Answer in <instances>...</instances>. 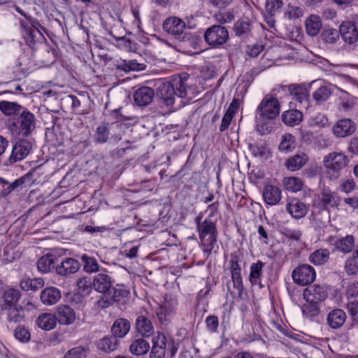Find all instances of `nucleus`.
I'll return each instance as SVG.
<instances>
[{"instance_id": "f257e3e1", "label": "nucleus", "mask_w": 358, "mask_h": 358, "mask_svg": "<svg viewBox=\"0 0 358 358\" xmlns=\"http://www.w3.org/2000/svg\"><path fill=\"white\" fill-rule=\"evenodd\" d=\"M187 79L188 75L186 73L174 76L171 82H165L159 85L157 95L167 106H173L176 96L184 98L187 96Z\"/></svg>"}, {"instance_id": "f03ea898", "label": "nucleus", "mask_w": 358, "mask_h": 358, "mask_svg": "<svg viewBox=\"0 0 358 358\" xmlns=\"http://www.w3.org/2000/svg\"><path fill=\"white\" fill-rule=\"evenodd\" d=\"M280 106L278 100L266 95L262 100L256 110L255 120L257 131L262 134L268 131V123L274 120L280 113Z\"/></svg>"}, {"instance_id": "7ed1b4c3", "label": "nucleus", "mask_w": 358, "mask_h": 358, "mask_svg": "<svg viewBox=\"0 0 358 358\" xmlns=\"http://www.w3.org/2000/svg\"><path fill=\"white\" fill-rule=\"evenodd\" d=\"M322 162L327 178L336 180L347 166L348 158L341 152H332L324 157Z\"/></svg>"}, {"instance_id": "20e7f679", "label": "nucleus", "mask_w": 358, "mask_h": 358, "mask_svg": "<svg viewBox=\"0 0 358 358\" xmlns=\"http://www.w3.org/2000/svg\"><path fill=\"white\" fill-rule=\"evenodd\" d=\"M197 230L199 238L203 246L204 252L209 254L213 249L214 244L217 241V231L214 222L204 220L203 222H197Z\"/></svg>"}, {"instance_id": "39448f33", "label": "nucleus", "mask_w": 358, "mask_h": 358, "mask_svg": "<svg viewBox=\"0 0 358 358\" xmlns=\"http://www.w3.org/2000/svg\"><path fill=\"white\" fill-rule=\"evenodd\" d=\"M20 293L15 289H9L3 295V308L8 310V318L15 322L20 321L21 306H17Z\"/></svg>"}, {"instance_id": "423d86ee", "label": "nucleus", "mask_w": 358, "mask_h": 358, "mask_svg": "<svg viewBox=\"0 0 358 358\" xmlns=\"http://www.w3.org/2000/svg\"><path fill=\"white\" fill-rule=\"evenodd\" d=\"M228 39L229 31L226 27L221 25H213L208 27L204 33L205 41L213 48L220 47L224 44Z\"/></svg>"}, {"instance_id": "0eeeda50", "label": "nucleus", "mask_w": 358, "mask_h": 358, "mask_svg": "<svg viewBox=\"0 0 358 358\" xmlns=\"http://www.w3.org/2000/svg\"><path fill=\"white\" fill-rule=\"evenodd\" d=\"M177 305L178 301L175 296L169 294L164 296V301L156 311L157 317L162 324H166L171 320L176 313Z\"/></svg>"}, {"instance_id": "6e6552de", "label": "nucleus", "mask_w": 358, "mask_h": 358, "mask_svg": "<svg viewBox=\"0 0 358 358\" xmlns=\"http://www.w3.org/2000/svg\"><path fill=\"white\" fill-rule=\"evenodd\" d=\"M294 282L299 285L306 286L311 284L315 279L316 272L309 264H301L292 271Z\"/></svg>"}, {"instance_id": "1a4fd4ad", "label": "nucleus", "mask_w": 358, "mask_h": 358, "mask_svg": "<svg viewBox=\"0 0 358 358\" xmlns=\"http://www.w3.org/2000/svg\"><path fill=\"white\" fill-rule=\"evenodd\" d=\"M281 90L284 92H289L293 99L297 100L302 108L308 107L309 94L306 87L302 85H291L289 86H281L278 92Z\"/></svg>"}, {"instance_id": "9d476101", "label": "nucleus", "mask_w": 358, "mask_h": 358, "mask_svg": "<svg viewBox=\"0 0 358 358\" xmlns=\"http://www.w3.org/2000/svg\"><path fill=\"white\" fill-rule=\"evenodd\" d=\"M357 125L351 119L343 118L338 120L332 127L331 131L336 138H345L352 135Z\"/></svg>"}, {"instance_id": "9b49d317", "label": "nucleus", "mask_w": 358, "mask_h": 358, "mask_svg": "<svg viewBox=\"0 0 358 358\" xmlns=\"http://www.w3.org/2000/svg\"><path fill=\"white\" fill-rule=\"evenodd\" d=\"M120 127V125L117 124H102L98 126L96 131V142L105 143L108 140L109 135H111L110 140L113 143H117L122 139V136L120 134H112L111 131H113L115 128L118 129Z\"/></svg>"}, {"instance_id": "f8f14e48", "label": "nucleus", "mask_w": 358, "mask_h": 358, "mask_svg": "<svg viewBox=\"0 0 358 358\" xmlns=\"http://www.w3.org/2000/svg\"><path fill=\"white\" fill-rule=\"evenodd\" d=\"M129 294V291L123 285H117L115 287L112 286L110 295H107L108 299H101L98 300L96 304L99 307L105 308L108 307L114 301H120L122 299L127 298Z\"/></svg>"}, {"instance_id": "ddd939ff", "label": "nucleus", "mask_w": 358, "mask_h": 358, "mask_svg": "<svg viewBox=\"0 0 358 358\" xmlns=\"http://www.w3.org/2000/svg\"><path fill=\"white\" fill-rule=\"evenodd\" d=\"M113 284L111 276L106 272L99 273L93 278L94 289L106 296L110 295Z\"/></svg>"}, {"instance_id": "4468645a", "label": "nucleus", "mask_w": 358, "mask_h": 358, "mask_svg": "<svg viewBox=\"0 0 358 358\" xmlns=\"http://www.w3.org/2000/svg\"><path fill=\"white\" fill-rule=\"evenodd\" d=\"M285 208L287 213L296 220L304 217L308 213L306 204L295 197L287 199Z\"/></svg>"}, {"instance_id": "2eb2a0df", "label": "nucleus", "mask_w": 358, "mask_h": 358, "mask_svg": "<svg viewBox=\"0 0 358 358\" xmlns=\"http://www.w3.org/2000/svg\"><path fill=\"white\" fill-rule=\"evenodd\" d=\"M339 32L345 43L352 45L358 41V30L354 22H342L339 26Z\"/></svg>"}, {"instance_id": "dca6fc26", "label": "nucleus", "mask_w": 358, "mask_h": 358, "mask_svg": "<svg viewBox=\"0 0 358 358\" xmlns=\"http://www.w3.org/2000/svg\"><path fill=\"white\" fill-rule=\"evenodd\" d=\"M57 323L60 324L69 325L73 323L76 320L74 310L69 306H59L54 313Z\"/></svg>"}, {"instance_id": "f3484780", "label": "nucleus", "mask_w": 358, "mask_h": 358, "mask_svg": "<svg viewBox=\"0 0 358 358\" xmlns=\"http://www.w3.org/2000/svg\"><path fill=\"white\" fill-rule=\"evenodd\" d=\"M186 25L179 17H169L163 22L164 30L173 36H180L183 34Z\"/></svg>"}, {"instance_id": "a211bd4d", "label": "nucleus", "mask_w": 358, "mask_h": 358, "mask_svg": "<svg viewBox=\"0 0 358 358\" xmlns=\"http://www.w3.org/2000/svg\"><path fill=\"white\" fill-rule=\"evenodd\" d=\"M80 268V262L71 257L64 258L55 268L56 272L59 275L66 276L74 274L78 271Z\"/></svg>"}, {"instance_id": "6ab92c4d", "label": "nucleus", "mask_w": 358, "mask_h": 358, "mask_svg": "<svg viewBox=\"0 0 358 358\" xmlns=\"http://www.w3.org/2000/svg\"><path fill=\"white\" fill-rule=\"evenodd\" d=\"M303 295L306 301L319 303L326 299L327 294L323 287L314 285L305 289Z\"/></svg>"}, {"instance_id": "aec40b11", "label": "nucleus", "mask_w": 358, "mask_h": 358, "mask_svg": "<svg viewBox=\"0 0 358 358\" xmlns=\"http://www.w3.org/2000/svg\"><path fill=\"white\" fill-rule=\"evenodd\" d=\"M154 94V90L151 87H142L134 92V101L138 106H147L152 101Z\"/></svg>"}, {"instance_id": "412c9836", "label": "nucleus", "mask_w": 358, "mask_h": 358, "mask_svg": "<svg viewBox=\"0 0 358 358\" xmlns=\"http://www.w3.org/2000/svg\"><path fill=\"white\" fill-rule=\"evenodd\" d=\"M41 301L45 306H52L57 303L61 299V292L59 289L50 287L42 290Z\"/></svg>"}, {"instance_id": "4be33fe9", "label": "nucleus", "mask_w": 358, "mask_h": 358, "mask_svg": "<svg viewBox=\"0 0 358 358\" xmlns=\"http://www.w3.org/2000/svg\"><path fill=\"white\" fill-rule=\"evenodd\" d=\"M263 197L266 204L270 206L276 205L281 199V191L276 186L266 185L263 191Z\"/></svg>"}, {"instance_id": "5701e85b", "label": "nucleus", "mask_w": 358, "mask_h": 358, "mask_svg": "<svg viewBox=\"0 0 358 358\" xmlns=\"http://www.w3.org/2000/svg\"><path fill=\"white\" fill-rule=\"evenodd\" d=\"M36 325L44 331H50L57 326V321L54 314L50 313H41L36 320Z\"/></svg>"}, {"instance_id": "b1692460", "label": "nucleus", "mask_w": 358, "mask_h": 358, "mask_svg": "<svg viewBox=\"0 0 358 358\" xmlns=\"http://www.w3.org/2000/svg\"><path fill=\"white\" fill-rule=\"evenodd\" d=\"M116 68L124 72L139 71L145 69L146 65L143 63H138L135 59L126 60L117 59L115 63Z\"/></svg>"}, {"instance_id": "393cba45", "label": "nucleus", "mask_w": 358, "mask_h": 358, "mask_svg": "<svg viewBox=\"0 0 358 358\" xmlns=\"http://www.w3.org/2000/svg\"><path fill=\"white\" fill-rule=\"evenodd\" d=\"M136 329L138 333L144 337H149L154 333V327L151 321L143 315L136 318Z\"/></svg>"}, {"instance_id": "a878e982", "label": "nucleus", "mask_w": 358, "mask_h": 358, "mask_svg": "<svg viewBox=\"0 0 358 358\" xmlns=\"http://www.w3.org/2000/svg\"><path fill=\"white\" fill-rule=\"evenodd\" d=\"M322 25L321 18L317 15H310L305 21L306 31L310 36L317 35L320 31Z\"/></svg>"}, {"instance_id": "bb28decb", "label": "nucleus", "mask_w": 358, "mask_h": 358, "mask_svg": "<svg viewBox=\"0 0 358 358\" xmlns=\"http://www.w3.org/2000/svg\"><path fill=\"white\" fill-rule=\"evenodd\" d=\"M231 279L234 287L238 293L241 294L243 289V280L241 277V269L237 260H231Z\"/></svg>"}, {"instance_id": "cd10ccee", "label": "nucleus", "mask_w": 358, "mask_h": 358, "mask_svg": "<svg viewBox=\"0 0 358 358\" xmlns=\"http://www.w3.org/2000/svg\"><path fill=\"white\" fill-rule=\"evenodd\" d=\"M346 320L345 313L341 309L331 310L327 316V322L332 329H338Z\"/></svg>"}, {"instance_id": "c85d7f7f", "label": "nucleus", "mask_w": 358, "mask_h": 358, "mask_svg": "<svg viewBox=\"0 0 358 358\" xmlns=\"http://www.w3.org/2000/svg\"><path fill=\"white\" fill-rule=\"evenodd\" d=\"M339 110L344 112L354 110L358 106V99L343 92L339 97Z\"/></svg>"}, {"instance_id": "c756f323", "label": "nucleus", "mask_w": 358, "mask_h": 358, "mask_svg": "<svg viewBox=\"0 0 358 358\" xmlns=\"http://www.w3.org/2000/svg\"><path fill=\"white\" fill-rule=\"evenodd\" d=\"M308 161V157L306 154L297 153L287 160L285 166L289 171H295L303 167Z\"/></svg>"}, {"instance_id": "7c9ffc66", "label": "nucleus", "mask_w": 358, "mask_h": 358, "mask_svg": "<svg viewBox=\"0 0 358 358\" xmlns=\"http://www.w3.org/2000/svg\"><path fill=\"white\" fill-rule=\"evenodd\" d=\"M131 328L130 322L124 318H119L113 323L111 331L115 337L123 338L124 337Z\"/></svg>"}, {"instance_id": "2f4dec72", "label": "nucleus", "mask_w": 358, "mask_h": 358, "mask_svg": "<svg viewBox=\"0 0 358 358\" xmlns=\"http://www.w3.org/2000/svg\"><path fill=\"white\" fill-rule=\"evenodd\" d=\"M8 129L15 141H22V114L11 117L8 122Z\"/></svg>"}, {"instance_id": "473e14b6", "label": "nucleus", "mask_w": 358, "mask_h": 358, "mask_svg": "<svg viewBox=\"0 0 358 358\" xmlns=\"http://www.w3.org/2000/svg\"><path fill=\"white\" fill-rule=\"evenodd\" d=\"M303 119L302 113L296 109L285 111L282 115V122L288 126H295L300 124Z\"/></svg>"}, {"instance_id": "72a5a7b5", "label": "nucleus", "mask_w": 358, "mask_h": 358, "mask_svg": "<svg viewBox=\"0 0 358 358\" xmlns=\"http://www.w3.org/2000/svg\"><path fill=\"white\" fill-rule=\"evenodd\" d=\"M56 257L52 255L41 257L37 262L38 270L41 273H49L55 268Z\"/></svg>"}, {"instance_id": "f704fd0d", "label": "nucleus", "mask_w": 358, "mask_h": 358, "mask_svg": "<svg viewBox=\"0 0 358 358\" xmlns=\"http://www.w3.org/2000/svg\"><path fill=\"white\" fill-rule=\"evenodd\" d=\"M335 248L337 250L343 253H349L355 246V238L352 235H348L344 238L337 239L334 242Z\"/></svg>"}, {"instance_id": "c9c22d12", "label": "nucleus", "mask_w": 358, "mask_h": 358, "mask_svg": "<svg viewBox=\"0 0 358 358\" xmlns=\"http://www.w3.org/2000/svg\"><path fill=\"white\" fill-rule=\"evenodd\" d=\"M330 252L327 249H318L311 253L309 261L315 266L324 264L329 259Z\"/></svg>"}, {"instance_id": "e433bc0d", "label": "nucleus", "mask_w": 358, "mask_h": 358, "mask_svg": "<svg viewBox=\"0 0 358 358\" xmlns=\"http://www.w3.org/2000/svg\"><path fill=\"white\" fill-rule=\"evenodd\" d=\"M331 86L324 85L318 87L313 94V97L317 104L326 101L331 95Z\"/></svg>"}, {"instance_id": "4c0bfd02", "label": "nucleus", "mask_w": 358, "mask_h": 358, "mask_svg": "<svg viewBox=\"0 0 358 358\" xmlns=\"http://www.w3.org/2000/svg\"><path fill=\"white\" fill-rule=\"evenodd\" d=\"M150 344L143 338L134 340L129 347L130 352L135 355H142L148 352Z\"/></svg>"}, {"instance_id": "58836bf2", "label": "nucleus", "mask_w": 358, "mask_h": 358, "mask_svg": "<svg viewBox=\"0 0 358 358\" xmlns=\"http://www.w3.org/2000/svg\"><path fill=\"white\" fill-rule=\"evenodd\" d=\"M284 187L291 192H297L302 189L303 181L297 177H287L283 179Z\"/></svg>"}, {"instance_id": "ea45409f", "label": "nucleus", "mask_w": 358, "mask_h": 358, "mask_svg": "<svg viewBox=\"0 0 358 358\" xmlns=\"http://www.w3.org/2000/svg\"><path fill=\"white\" fill-rule=\"evenodd\" d=\"M263 266L264 264L261 261L251 264L249 280L252 285L260 284Z\"/></svg>"}, {"instance_id": "a19ab883", "label": "nucleus", "mask_w": 358, "mask_h": 358, "mask_svg": "<svg viewBox=\"0 0 358 358\" xmlns=\"http://www.w3.org/2000/svg\"><path fill=\"white\" fill-rule=\"evenodd\" d=\"M321 201L324 206H337L339 204L340 199L336 193L329 189H323L321 194Z\"/></svg>"}, {"instance_id": "79ce46f5", "label": "nucleus", "mask_w": 358, "mask_h": 358, "mask_svg": "<svg viewBox=\"0 0 358 358\" xmlns=\"http://www.w3.org/2000/svg\"><path fill=\"white\" fill-rule=\"evenodd\" d=\"M81 261L83 264V270L86 273H92L99 271V266L95 258L84 254L81 256Z\"/></svg>"}, {"instance_id": "37998d69", "label": "nucleus", "mask_w": 358, "mask_h": 358, "mask_svg": "<svg viewBox=\"0 0 358 358\" xmlns=\"http://www.w3.org/2000/svg\"><path fill=\"white\" fill-rule=\"evenodd\" d=\"M117 337H105L98 343V348L103 352H110L115 350L118 345Z\"/></svg>"}, {"instance_id": "c03bdc74", "label": "nucleus", "mask_w": 358, "mask_h": 358, "mask_svg": "<svg viewBox=\"0 0 358 358\" xmlns=\"http://www.w3.org/2000/svg\"><path fill=\"white\" fill-rule=\"evenodd\" d=\"M249 148L253 156L260 159H267L269 156V150L264 143L250 144Z\"/></svg>"}, {"instance_id": "a18cd8bd", "label": "nucleus", "mask_w": 358, "mask_h": 358, "mask_svg": "<svg viewBox=\"0 0 358 358\" xmlns=\"http://www.w3.org/2000/svg\"><path fill=\"white\" fill-rule=\"evenodd\" d=\"M77 286L80 292L83 294L88 295L91 293L92 289H94L93 280L90 278L85 276L78 279Z\"/></svg>"}, {"instance_id": "49530a36", "label": "nucleus", "mask_w": 358, "mask_h": 358, "mask_svg": "<svg viewBox=\"0 0 358 358\" xmlns=\"http://www.w3.org/2000/svg\"><path fill=\"white\" fill-rule=\"evenodd\" d=\"M322 37L326 43L334 44L339 39L340 32L333 28H327L322 31Z\"/></svg>"}, {"instance_id": "de8ad7c7", "label": "nucleus", "mask_w": 358, "mask_h": 358, "mask_svg": "<svg viewBox=\"0 0 358 358\" xmlns=\"http://www.w3.org/2000/svg\"><path fill=\"white\" fill-rule=\"evenodd\" d=\"M301 310L303 315L307 317H314L319 313L318 303L306 301V303L302 306Z\"/></svg>"}, {"instance_id": "09e8293b", "label": "nucleus", "mask_w": 358, "mask_h": 358, "mask_svg": "<svg viewBox=\"0 0 358 358\" xmlns=\"http://www.w3.org/2000/svg\"><path fill=\"white\" fill-rule=\"evenodd\" d=\"M43 285L44 281L42 278H28L26 280H24V291H36L43 287Z\"/></svg>"}, {"instance_id": "8fccbe9b", "label": "nucleus", "mask_w": 358, "mask_h": 358, "mask_svg": "<svg viewBox=\"0 0 358 358\" xmlns=\"http://www.w3.org/2000/svg\"><path fill=\"white\" fill-rule=\"evenodd\" d=\"M35 129L34 115L24 110V134H30Z\"/></svg>"}, {"instance_id": "3c124183", "label": "nucleus", "mask_w": 358, "mask_h": 358, "mask_svg": "<svg viewBox=\"0 0 358 358\" xmlns=\"http://www.w3.org/2000/svg\"><path fill=\"white\" fill-rule=\"evenodd\" d=\"M22 159V141H16L13 150L11 155L8 159V161L10 164L15 163L16 162L20 161Z\"/></svg>"}, {"instance_id": "603ef678", "label": "nucleus", "mask_w": 358, "mask_h": 358, "mask_svg": "<svg viewBox=\"0 0 358 358\" xmlns=\"http://www.w3.org/2000/svg\"><path fill=\"white\" fill-rule=\"evenodd\" d=\"M294 137L290 134H285L279 145V150L281 151H291L294 148Z\"/></svg>"}, {"instance_id": "864d4df0", "label": "nucleus", "mask_w": 358, "mask_h": 358, "mask_svg": "<svg viewBox=\"0 0 358 358\" xmlns=\"http://www.w3.org/2000/svg\"><path fill=\"white\" fill-rule=\"evenodd\" d=\"M303 15V9L299 6L289 5L285 13V15L289 20L298 19Z\"/></svg>"}, {"instance_id": "5fc2aeb1", "label": "nucleus", "mask_w": 358, "mask_h": 358, "mask_svg": "<svg viewBox=\"0 0 358 358\" xmlns=\"http://www.w3.org/2000/svg\"><path fill=\"white\" fill-rule=\"evenodd\" d=\"M86 349L81 346L75 347L69 350L64 358H85Z\"/></svg>"}, {"instance_id": "6e6d98bb", "label": "nucleus", "mask_w": 358, "mask_h": 358, "mask_svg": "<svg viewBox=\"0 0 358 358\" xmlns=\"http://www.w3.org/2000/svg\"><path fill=\"white\" fill-rule=\"evenodd\" d=\"M283 6L282 0H266L265 3L266 10L268 13L273 14Z\"/></svg>"}, {"instance_id": "4d7b16f0", "label": "nucleus", "mask_w": 358, "mask_h": 358, "mask_svg": "<svg viewBox=\"0 0 358 358\" xmlns=\"http://www.w3.org/2000/svg\"><path fill=\"white\" fill-rule=\"evenodd\" d=\"M206 324L209 331L217 332L219 326V320L217 316L210 315L206 318Z\"/></svg>"}, {"instance_id": "13d9d810", "label": "nucleus", "mask_w": 358, "mask_h": 358, "mask_svg": "<svg viewBox=\"0 0 358 358\" xmlns=\"http://www.w3.org/2000/svg\"><path fill=\"white\" fill-rule=\"evenodd\" d=\"M312 124L320 127H325L329 124V120L325 115L318 113L312 117Z\"/></svg>"}, {"instance_id": "bf43d9fd", "label": "nucleus", "mask_w": 358, "mask_h": 358, "mask_svg": "<svg viewBox=\"0 0 358 358\" xmlns=\"http://www.w3.org/2000/svg\"><path fill=\"white\" fill-rule=\"evenodd\" d=\"M249 29L250 24L245 21H238L234 26L235 33L238 36L245 34Z\"/></svg>"}, {"instance_id": "052dcab7", "label": "nucleus", "mask_w": 358, "mask_h": 358, "mask_svg": "<svg viewBox=\"0 0 358 358\" xmlns=\"http://www.w3.org/2000/svg\"><path fill=\"white\" fill-rule=\"evenodd\" d=\"M283 234L289 239L299 241L302 236V231L299 229L285 228Z\"/></svg>"}, {"instance_id": "680f3d73", "label": "nucleus", "mask_w": 358, "mask_h": 358, "mask_svg": "<svg viewBox=\"0 0 358 358\" xmlns=\"http://www.w3.org/2000/svg\"><path fill=\"white\" fill-rule=\"evenodd\" d=\"M216 21L220 24L231 22L234 20V15L230 12L219 13L215 15Z\"/></svg>"}, {"instance_id": "e2e57ef3", "label": "nucleus", "mask_w": 358, "mask_h": 358, "mask_svg": "<svg viewBox=\"0 0 358 358\" xmlns=\"http://www.w3.org/2000/svg\"><path fill=\"white\" fill-rule=\"evenodd\" d=\"M345 269L348 275H354L357 272V264L356 260L349 257L345 264Z\"/></svg>"}, {"instance_id": "0e129e2a", "label": "nucleus", "mask_w": 358, "mask_h": 358, "mask_svg": "<svg viewBox=\"0 0 358 358\" xmlns=\"http://www.w3.org/2000/svg\"><path fill=\"white\" fill-rule=\"evenodd\" d=\"M166 337L164 334L157 332L152 338V346L166 348Z\"/></svg>"}, {"instance_id": "69168bd1", "label": "nucleus", "mask_w": 358, "mask_h": 358, "mask_svg": "<svg viewBox=\"0 0 358 358\" xmlns=\"http://www.w3.org/2000/svg\"><path fill=\"white\" fill-rule=\"evenodd\" d=\"M347 309L354 321L358 322V301H353L348 303Z\"/></svg>"}, {"instance_id": "338daca9", "label": "nucleus", "mask_w": 358, "mask_h": 358, "mask_svg": "<svg viewBox=\"0 0 358 358\" xmlns=\"http://www.w3.org/2000/svg\"><path fill=\"white\" fill-rule=\"evenodd\" d=\"M341 190L347 194L353 191L355 187V182L352 179H346L341 185Z\"/></svg>"}, {"instance_id": "774afa93", "label": "nucleus", "mask_w": 358, "mask_h": 358, "mask_svg": "<svg viewBox=\"0 0 358 358\" xmlns=\"http://www.w3.org/2000/svg\"><path fill=\"white\" fill-rule=\"evenodd\" d=\"M165 349L152 346L150 354V358H163L165 355Z\"/></svg>"}]
</instances>
